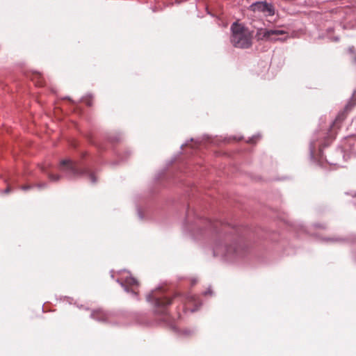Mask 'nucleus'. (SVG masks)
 <instances>
[{
	"instance_id": "nucleus-14",
	"label": "nucleus",
	"mask_w": 356,
	"mask_h": 356,
	"mask_svg": "<svg viewBox=\"0 0 356 356\" xmlns=\"http://www.w3.org/2000/svg\"><path fill=\"white\" fill-rule=\"evenodd\" d=\"M348 51H349L350 53L353 54V52H354V47H350Z\"/></svg>"
},
{
	"instance_id": "nucleus-15",
	"label": "nucleus",
	"mask_w": 356,
	"mask_h": 356,
	"mask_svg": "<svg viewBox=\"0 0 356 356\" xmlns=\"http://www.w3.org/2000/svg\"><path fill=\"white\" fill-rule=\"evenodd\" d=\"M29 188H30V186H23L22 187V188L23 190H24V191H25V190L29 189Z\"/></svg>"
},
{
	"instance_id": "nucleus-16",
	"label": "nucleus",
	"mask_w": 356,
	"mask_h": 356,
	"mask_svg": "<svg viewBox=\"0 0 356 356\" xmlns=\"http://www.w3.org/2000/svg\"><path fill=\"white\" fill-rule=\"evenodd\" d=\"M42 170L45 172L46 171V168L44 166H42Z\"/></svg>"
},
{
	"instance_id": "nucleus-3",
	"label": "nucleus",
	"mask_w": 356,
	"mask_h": 356,
	"mask_svg": "<svg viewBox=\"0 0 356 356\" xmlns=\"http://www.w3.org/2000/svg\"><path fill=\"white\" fill-rule=\"evenodd\" d=\"M60 170L74 177L85 175L92 183H95L97 181L93 172L88 170H81L76 163L70 159H64L60 161Z\"/></svg>"
},
{
	"instance_id": "nucleus-6",
	"label": "nucleus",
	"mask_w": 356,
	"mask_h": 356,
	"mask_svg": "<svg viewBox=\"0 0 356 356\" xmlns=\"http://www.w3.org/2000/svg\"><path fill=\"white\" fill-rule=\"evenodd\" d=\"M348 109V106L346 108V110L339 113L337 116L334 122H333L331 127V134L333 135V131L335 129H339L340 124L344 120L346 117V111ZM334 138V136H332V140Z\"/></svg>"
},
{
	"instance_id": "nucleus-2",
	"label": "nucleus",
	"mask_w": 356,
	"mask_h": 356,
	"mask_svg": "<svg viewBox=\"0 0 356 356\" xmlns=\"http://www.w3.org/2000/svg\"><path fill=\"white\" fill-rule=\"evenodd\" d=\"M172 299L165 294L161 289L152 291L147 296V300L154 305V312L156 314L163 316L162 321L168 322L170 317L168 315V306L172 302Z\"/></svg>"
},
{
	"instance_id": "nucleus-10",
	"label": "nucleus",
	"mask_w": 356,
	"mask_h": 356,
	"mask_svg": "<svg viewBox=\"0 0 356 356\" xmlns=\"http://www.w3.org/2000/svg\"><path fill=\"white\" fill-rule=\"evenodd\" d=\"M263 13L265 16H273L275 14V10L273 6L271 4H266V8H265Z\"/></svg>"
},
{
	"instance_id": "nucleus-11",
	"label": "nucleus",
	"mask_w": 356,
	"mask_h": 356,
	"mask_svg": "<svg viewBox=\"0 0 356 356\" xmlns=\"http://www.w3.org/2000/svg\"><path fill=\"white\" fill-rule=\"evenodd\" d=\"M48 177L51 181H57L60 179V177L58 175H54L52 173L48 172L47 173Z\"/></svg>"
},
{
	"instance_id": "nucleus-8",
	"label": "nucleus",
	"mask_w": 356,
	"mask_h": 356,
	"mask_svg": "<svg viewBox=\"0 0 356 356\" xmlns=\"http://www.w3.org/2000/svg\"><path fill=\"white\" fill-rule=\"evenodd\" d=\"M191 302L193 303L195 307H197L200 305L198 297H197L195 295L188 294L185 297V303L190 304Z\"/></svg>"
},
{
	"instance_id": "nucleus-9",
	"label": "nucleus",
	"mask_w": 356,
	"mask_h": 356,
	"mask_svg": "<svg viewBox=\"0 0 356 356\" xmlns=\"http://www.w3.org/2000/svg\"><path fill=\"white\" fill-rule=\"evenodd\" d=\"M266 4H267V3H266V2H257L254 3H252L250 6V8L254 12L259 11V12L263 13L265 8H266Z\"/></svg>"
},
{
	"instance_id": "nucleus-1",
	"label": "nucleus",
	"mask_w": 356,
	"mask_h": 356,
	"mask_svg": "<svg viewBox=\"0 0 356 356\" xmlns=\"http://www.w3.org/2000/svg\"><path fill=\"white\" fill-rule=\"evenodd\" d=\"M232 35L230 41L236 48L247 49L252 46V35L246 27L238 22L231 26Z\"/></svg>"
},
{
	"instance_id": "nucleus-7",
	"label": "nucleus",
	"mask_w": 356,
	"mask_h": 356,
	"mask_svg": "<svg viewBox=\"0 0 356 356\" xmlns=\"http://www.w3.org/2000/svg\"><path fill=\"white\" fill-rule=\"evenodd\" d=\"M91 317L99 321H105L108 318V314L101 309H97L92 312Z\"/></svg>"
},
{
	"instance_id": "nucleus-5",
	"label": "nucleus",
	"mask_w": 356,
	"mask_h": 356,
	"mask_svg": "<svg viewBox=\"0 0 356 356\" xmlns=\"http://www.w3.org/2000/svg\"><path fill=\"white\" fill-rule=\"evenodd\" d=\"M123 286L125 290L128 292H132L135 295L138 293L137 289L139 284L136 279L133 277H127L125 278L123 282Z\"/></svg>"
},
{
	"instance_id": "nucleus-4",
	"label": "nucleus",
	"mask_w": 356,
	"mask_h": 356,
	"mask_svg": "<svg viewBox=\"0 0 356 356\" xmlns=\"http://www.w3.org/2000/svg\"><path fill=\"white\" fill-rule=\"evenodd\" d=\"M287 34V32L278 29H259L257 30L256 33V38L258 40H266L271 42H275L278 40V39H276L273 38V36H278V35H282Z\"/></svg>"
},
{
	"instance_id": "nucleus-13",
	"label": "nucleus",
	"mask_w": 356,
	"mask_h": 356,
	"mask_svg": "<svg viewBox=\"0 0 356 356\" xmlns=\"http://www.w3.org/2000/svg\"><path fill=\"white\" fill-rule=\"evenodd\" d=\"M10 191H11V188L10 186H8L5 190V193L7 194L9 193Z\"/></svg>"
},
{
	"instance_id": "nucleus-18",
	"label": "nucleus",
	"mask_w": 356,
	"mask_h": 356,
	"mask_svg": "<svg viewBox=\"0 0 356 356\" xmlns=\"http://www.w3.org/2000/svg\"><path fill=\"white\" fill-rule=\"evenodd\" d=\"M231 252H232V250H229V249H228V250H227V253H230Z\"/></svg>"
},
{
	"instance_id": "nucleus-17",
	"label": "nucleus",
	"mask_w": 356,
	"mask_h": 356,
	"mask_svg": "<svg viewBox=\"0 0 356 356\" xmlns=\"http://www.w3.org/2000/svg\"><path fill=\"white\" fill-rule=\"evenodd\" d=\"M353 62H354L355 63H356V56H355L354 57V58H353Z\"/></svg>"
},
{
	"instance_id": "nucleus-12",
	"label": "nucleus",
	"mask_w": 356,
	"mask_h": 356,
	"mask_svg": "<svg viewBox=\"0 0 356 356\" xmlns=\"http://www.w3.org/2000/svg\"><path fill=\"white\" fill-rule=\"evenodd\" d=\"M38 81L36 83V84L39 86H42L43 84H44V81L42 79V78L41 77V76L40 74L38 75Z\"/></svg>"
}]
</instances>
